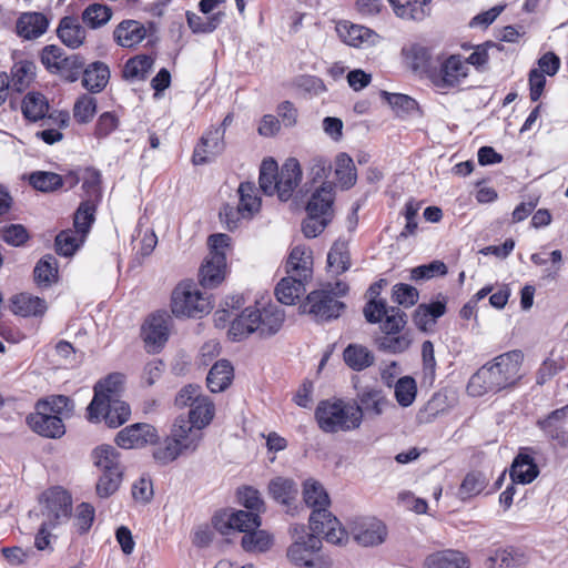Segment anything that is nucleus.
<instances>
[{
  "mask_svg": "<svg viewBox=\"0 0 568 568\" xmlns=\"http://www.w3.org/2000/svg\"><path fill=\"white\" fill-rule=\"evenodd\" d=\"M159 439L156 429L146 423H136L121 429L115 436V443L124 449L143 447Z\"/></svg>",
  "mask_w": 568,
  "mask_h": 568,
  "instance_id": "nucleus-14",
  "label": "nucleus"
},
{
  "mask_svg": "<svg viewBox=\"0 0 568 568\" xmlns=\"http://www.w3.org/2000/svg\"><path fill=\"white\" fill-rule=\"evenodd\" d=\"M214 417V404L212 400L203 396L197 398L189 412L187 420L195 426L196 429H202L207 426Z\"/></svg>",
  "mask_w": 568,
  "mask_h": 568,
  "instance_id": "nucleus-46",
  "label": "nucleus"
},
{
  "mask_svg": "<svg viewBox=\"0 0 568 568\" xmlns=\"http://www.w3.org/2000/svg\"><path fill=\"white\" fill-rule=\"evenodd\" d=\"M110 79V69L102 61L88 64L82 73V85L90 93H100L104 90Z\"/></svg>",
  "mask_w": 568,
  "mask_h": 568,
  "instance_id": "nucleus-27",
  "label": "nucleus"
},
{
  "mask_svg": "<svg viewBox=\"0 0 568 568\" xmlns=\"http://www.w3.org/2000/svg\"><path fill=\"white\" fill-rule=\"evenodd\" d=\"M123 480V471L102 473L95 484V493L100 498H109L115 494Z\"/></svg>",
  "mask_w": 568,
  "mask_h": 568,
  "instance_id": "nucleus-60",
  "label": "nucleus"
},
{
  "mask_svg": "<svg viewBox=\"0 0 568 568\" xmlns=\"http://www.w3.org/2000/svg\"><path fill=\"white\" fill-rule=\"evenodd\" d=\"M345 307L346 305L335 298L327 288L311 292L300 305L303 314H308L321 323L338 318Z\"/></svg>",
  "mask_w": 568,
  "mask_h": 568,
  "instance_id": "nucleus-8",
  "label": "nucleus"
},
{
  "mask_svg": "<svg viewBox=\"0 0 568 568\" xmlns=\"http://www.w3.org/2000/svg\"><path fill=\"white\" fill-rule=\"evenodd\" d=\"M223 17V12H217L211 17L205 18L194 12H186L187 24L194 33H209L214 31L217 28V26L222 22Z\"/></svg>",
  "mask_w": 568,
  "mask_h": 568,
  "instance_id": "nucleus-58",
  "label": "nucleus"
},
{
  "mask_svg": "<svg viewBox=\"0 0 568 568\" xmlns=\"http://www.w3.org/2000/svg\"><path fill=\"white\" fill-rule=\"evenodd\" d=\"M233 377L234 369L231 363L226 359H220L211 367L206 384L212 393H220L231 385Z\"/></svg>",
  "mask_w": 568,
  "mask_h": 568,
  "instance_id": "nucleus-33",
  "label": "nucleus"
},
{
  "mask_svg": "<svg viewBox=\"0 0 568 568\" xmlns=\"http://www.w3.org/2000/svg\"><path fill=\"white\" fill-rule=\"evenodd\" d=\"M424 568H469V561L463 552L447 549L427 556Z\"/></svg>",
  "mask_w": 568,
  "mask_h": 568,
  "instance_id": "nucleus-31",
  "label": "nucleus"
},
{
  "mask_svg": "<svg viewBox=\"0 0 568 568\" xmlns=\"http://www.w3.org/2000/svg\"><path fill=\"white\" fill-rule=\"evenodd\" d=\"M122 384V375L111 374L103 381H100L94 386V396L91 400V409L93 410L99 405L108 404L109 398H118L119 389Z\"/></svg>",
  "mask_w": 568,
  "mask_h": 568,
  "instance_id": "nucleus-37",
  "label": "nucleus"
},
{
  "mask_svg": "<svg viewBox=\"0 0 568 568\" xmlns=\"http://www.w3.org/2000/svg\"><path fill=\"white\" fill-rule=\"evenodd\" d=\"M343 359L353 371L362 372L374 364L375 356L364 345L349 344L343 352Z\"/></svg>",
  "mask_w": 568,
  "mask_h": 568,
  "instance_id": "nucleus-38",
  "label": "nucleus"
},
{
  "mask_svg": "<svg viewBox=\"0 0 568 568\" xmlns=\"http://www.w3.org/2000/svg\"><path fill=\"white\" fill-rule=\"evenodd\" d=\"M59 39L69 48H79L85 39V30L75 17H64L60 20L58 30Z\"/></svg>",
  "mask_w": 568,
  "mask_h": 568,
  "instance_id": "nucleus-34",
  "label": "nucleus"
},
{
  "mask_svg": "<svg viewBox=\"0 0 568 568\" xmlns=\"http://www.w3.org/2000/svg\"><path fill=\"white\" fill-rule=\"evenodd\" d=\"M318 427L325 433L349 432L362 424V414L354 405L342 399L322 400L315 409Z\"/></svg>",
  "mask_w": 568,
  "mask_h": 568,
  "instance_id": "nucleus-5",
  "label": "nucleus"
},
{
  "mask_svg": "<svg viewBox=\"0 0 568 568\" xmlns=\"http://www.w3.org/2000/svg\"><path fill=\"white\" fill-rule=\"evenodd\" d=\"M334 187L333 182H323L320 187L315 189L306 204V212L333 216Z\"/></svg>",
  "mask_w": 568,
  "mask_h": 568,
  "instance_id": "nucleus-25",
  "label": "nucleus"
},
{
  "mask_svg": "<svg viewBox=\"0 0 568 568\" xmlns=\"http://www.w3.org/2000/svg\"><path fill=\"white\" fill-rule=\"evenodd\" d=\"M29 427L37 434L48 438H60L65 433L61 416L52 415L45 404L37 405L36 412L27 417Z\"/></svg>",
  "mask_w": 568,
  "mask_h": 568,
  "instance_id": "nucleus-12",
  "label": "nucleus"
},
{
  "mask_svg": "<svg viewBox=\"0 0 568 568\" xmlns=\"http://www.w3.org/2000/svg\"><path fill=\"white\" fill-rule=\"evenodd\" d=\"M336 31L339 38L352 47H359L365 42H369L371 38L376 36L371 29L364 26L349 23L348 21L338 22Z\"/></svg>",
  "mask_w": 568,
  "mask_h": 568,
  "instance_id": "nucleus-40",
  "label": "nucleus"
},
{
  "mask_svg": "<svg viewBox=\"0 0 568 568\" xmlns=\"http://www.w3.org/2000/svg\"><path fill=\"white\" fill-rule=\"evenodd\" d=\"M284 318L283 310L276 305H268L262 311L246 307L232 321L229 335L234 341H240L252 333H257L263 338L270 337L281 329Z\"/></svg>",
  "mask_w": 568,
  "mask_h": 568,
  "instance_id": "nucleus-4",
  "label": "nucleus"
},
{
  "mask_svg": "<svg viewBox=\"0 0 568 568\" xmlns=\"http://www.w3.org/2000/svg\"><path fill=\"white\" fill-rule=\"evenodd\" d=\"M301 180L302 169L300 162L294 158L287 159L281 170H278L275 191L278 199L283 202L288 201Z\"/></svg>",
  "mask_w": 568,
  "mask_h": 568,
  "instance_id": "nucleus-18",
  "label": "nucleus"
},
{
  "mask_svg": "<svg viewBox=\"0 0 568 568\" xmlns=\"http://www.w3.org/2000/svg\"><path fill=\"white\" fill-rule=\"evenodd\" d=\"M363 313L368 323H381L383 335L375 337V344L379 351L400 354L410 347V334L402 333L407 324V314L404 311L388 306L386 301H372L366 303Z\"/></svg>",
  "mask_w": 568,
  "mask_h": 568,
  "instance_id": "nucleus-2",
  "label": "nucleus"
},
{
  "mask_svg": "<svg viewBox=\"0 0 568 568\" xmlns=\"http://www.w3.org/2000/svg\"><path fill=\"white\" fill-rule=\"evenodd\" d=\"M288 532L292 544L286 550L288 561L298 568L315 567V555L322 549V540L318 534L308 532L305 525L294 524L290 527Z\"/></svg>",
  "mask_w": 568,
  "mask_h": 568,
  "instance_id": "nucleus-7",
  "label": "nucleus"
},
{
  "mask_svg": "<svg viewBox=\"0 0 568 568\" xmlns=\"http://www.w3.org/2000/svg\"><path fill=\"white\" fill-rule=\"evenodd\" d=\"M212 308L211 296L201 293L192 282L180 283L172 292L171 310L178 317L200 318Z\"/></svg>",
  "mask_w": 568,
  "mask_h": 568,
  "instance_id": "nucleus-6",
  "label": "nucleus"
},
{
  "mask_svg": "<svg viewBox=\"0 0 568 568\" xmlns=\"http://www.w3.org/2000/svg\"><path fill=\"white\" fill-rule=\"evenodd\" d=\"M29 183L38 191L52 192L63 186L62 176L47 171H37L30 174Z\"/></svg>",
  "mask_w": 568,
  "mask_h": 568,
  "instance_id": "nucleus-59",
  "label": "nucleus"
},
{
  "mask_svg": "<svg viewBox=\"0 0 568 568\" xmlns=\"http://www.w3.org/2000/svg\"><path fill=\"white\" fill-rule=\"evenodd\" d=\"M335 175L343 190H349L357 181L356 168L353 159L342 152L335 159Z\"/></svg>",
  "mask_w": 568,
  "mask_h": 568,
  "instance_id": "nucleus-43",
  "label": "nucleus"
},
{
  "mask_svg": "<svg viewBox=\"0 0 568 568\" xmlns=\"http://www.w3.org/2000/svg\"><path fill=\"white\" fill-rule=\"evenodd\" d=\"M227 525L232 529L246 534L261 526V518L253 511L236 510L229 516Z\"/></svg>",
  "mask_w": 568,
  "mask_h": 568,
  "instance_id": "nucleus-55",
  "label": "nucleus"
},
{
  "mask_svg": "<svg viewBox=\"0 0 568 568\" xmlns=\"http://www.w3.org/2000/svg\"><path fill=\"white\" fill-rule=\"evenodd\" d=\"M241 545L247 552H265L272 547L273 537L266 530L256 528L243 535Z\"/></svg>",
  "mask_w": 568,
  "mask_h": 568,
  "instance_id": "nucleus-48",
  "label": "nucleus"
},
{
  "mask_svg": "<svg viewBox=\"0 0 568 568\" xmlns=\"http://www.w3.org/2000/svg\"><path fill=\"white\" fill-rule=\"evenodd\" d=\"M364 416L376 418L390 406V402L384 396L381 389L365 388L357 395V402L353 404Z\"/></svg>",
  "mask_w": 568,
  "mask_h": 568,
  "instance_id": "nucleus-21",
  "label": "nucleus"
},
{
  "mask_svg": "<svg viewBox=\"0 0 568 568\" xmlns=\"http://www.w3.org/2000/svg\"><path fill=\"white\" fill-rule=\"evenodd\" d=\"M237 192L240 196L239 205L252 217L261 206V199L257 196L255 184L253 182H242Z\"/></svg>",
  "mask_w": 568,
  "mask_h": 568,
  "instance_id": "nucleus-56",
  "label": "nucleus"
},
{
  "mask_svg": "<svg viewBox=\"0 0 568 568\" xmlns=\"http://www.w3.org/2000/svg\"><path fill=\"white\" fill-rule=\"evenodd\" d=\"M307 281L290 275L282 278L275 287L277 301L285 305H293L305 293V283Z\"/></svg>",
  "mask_w": 568,
  "mask_h": 568,
  "instance_id": "nucleus-35",
  "label": "nucleus"
},
{
  "mask_svg": "<svg viewBox=\"0 0 568 568\" xmlns=\"http://www.w3.org/2000/svg\"><path fill=\"white\" fill-rule=\"evenodd\" d=\"M130 415V406L118 398H109L108 404L99 405L93 410L91 409V403L88 406L89 420H99L100 417H103L105 424L111 428H116L124 424Z\"/></svg>",
  "mask_w": 568,
  "mask_h": 568,
  "instance_id": "nucleus-16",
  "label": "nucleus"
},
{
  "mask_svg": "<svg viewBox=\"0 0 568 568\" xmlns=\"http://www.w3.org/2000/svg\"><path fill=\"white\" fill-rule=\"evenodd\" d=\"M83 183L82 187L88 195L87 200H92L97 203L101 197V173L94 168H87L81 176Z\"/></svg>",
  "mask_w": 568,
  "mask_h": 568,
  "instance_id": "nucleus-64",
  "label": "nucleus"
},
{
  "mask_svg": "<svg viewBox=\"0 0 568 568\" xmlns=\"http://www.w3.org/2000/svg\"><path fill=\"white\" fill-rule=\"evenodd\" d=\"M403 54L405 55L407 62L415 72L426 73L427 77L429 78V73L433 72L434 70H430L432 54L428 48L415 43L409 45L408 48H404Z\"/></svg>",
  "mask_w": 568,
  "mask_h": 568,
  "instance_id": "nucleus-42",
  "label": "nucleus"
},
{
  "mask_svg": "<svg viewBox=\"0 0 568 568\" xmlns=\"http://www.w3.org/2000/svg\"><path fill=\"white\" fill-rule=\"evenodd\" d=\"M171 316L165 311H159L148 317L142 326V336L152 352H158L169 338Z\"/></svg>",
  "mask_w": 568,
  "mask_h": 568,
  "instance_id": "nucleus-13",
  "label": "nucleus"
},
{
  "mask_svg": "<svg viewBox=\"0 0 568 568\" xmlns=\"http://www.w3.org/2000/svg\"><path fill=\"white\" fill-rule=\"evenodd\" d=\"M521 351H510L496 356L471 375L467 390L471 396H483L487 393H498L515 386L523 377Z\"/></svg>",
  "mask_w": 568,
  "mask_h": 568,
  "instance_id": "nucleus-1",
  "label": "nucleus"
},
{
  "mask_svg": "<svg viewBox=\"0 0 568 568\" xmlns=\"http://www.w3.org/2000/svg\"><path fill=\"white\" fill-rule=\"evenodd\" d=\"M469 67L463 60L460 54H452L445 59L438 71L434 70L429 73V80L433 85L440 90L456 88L467 78Z\"/></svg>",
  "mask_w": 568,
  "mask_h": 568,
  "instance_id": "nucleus-10",
  "label": "nucleus"
},
{
  "mask_svg": "<svg viewBox=\"0 0 568 568\" xmlns=\"http://www.w3.org/2000/svg\"><path fill=\"white\" fill-rule=\"evenodd\" d=\"M182 450L194 452L201 440L200 429H196L184 416H178L169 436Z\"/></svg>",
  "mask_w": 568,
  "mask_h": 568,
  "instance_id": "nucleus-22",
  "label": "nucleus"
},
{
  "mask_svg": "<svg viewBox=\"0 0 568 568\" xmlns=\"http://www.w3.org/2000/svg\"><path fill=\"white\" fill-rule=\"evenodd\" d=\"M395 14L402 19L422 21L430 13V0H388Z\"/></svg>",
  "mask_w": 568,
  "mask_h": 568,
  "instance_id": "nucleus-30",
  "label": "nucleus"
},
{
  "mask_svg": "<svg viewBox=\"0 0 568 568\" xmlns=\"http://www.w3.org/2000/svg\"><path fill=\"white\" fill-rule=\"evenodd\" d=\"M95 211L97 203H94V201L84 200L80 203L73 219L77 234H82V237H85L95 220Z\"/></svg>",
  "mask_w": 568,
  "mask_h": 568,
  "instance_id": "nucleus-49",
  "label": "nucleus"
},
{
  "mask_svg": "<svg viewBox=\"0 0 568 568\" xmlns=\"http://www.w3.org/2000/svg\"><path fill=\"white\" fill-rule=\"evenodd\" d=\"M487 477L479 470L469 471L463 479L459 489L458 497L460 500H468L479 495L487 486Z\"/></svg>",
  "mask_w": 568,
  "mask_h": 568,
  "instance_id": "nucleus-47",
  "label": "nucleus"
},
{
  "mask_svg": "<svg viewBox=\"0 0 568 568\" xmlns=\"http://www.w3.org/2000/svg\"><path fill=\"white\" fill-rule=\"evenodd\" d=\"M183 453L185 452L182 450L170 437H166L163 444L154 447L152 456L159 465L164 466L174 462Z\"/></svg>",
  "mask_w": 568,
  "mask_h": 568,
  "instance_id": "nucleus-63",
  "label": "nucleus"
},
{
  "mask_svg": "<svg viewBox=\"0 0 568 568\" xmlns=\"http://www.w3.org/2000/svg\"><path fill=\"white\" fill-rule=\"evenodd\" d=\"M417 393L416 382L410 376L400 377L395 384V397L403 407H408L415 400Z\"/></svg>",
  "mask_w": 568,
  "mask_h": 568,
  "instance_id": "nucleus-61",
  "label": "nucleus"
},
{
  "mask_svg": "<svg viewBox=\"0 0 568 568\" xmlns=\"http://www.w3.org/2000/svg\"><path fill=\"white\" fill-rule=\"evenodd\" d=\"M306 505L313 508L310 516V530L324 534V539L333 545H343L347 540V532L339 520L327 509L329 497L323 486L317 481H307L303 491Z\"/></svg>",
  "mask_w": 568,
  "mask_h": 568,
  "instance_id": "nucleus-3",
  "label": "nucleus"
},
{
  "mask_svg": "<svg viewBox=\"0 0 568 568\" xmlns=\"http://www.w3.org/2000/svg\"><path fill=\"white\" fill-rule=\"evenodd\" d=\"M446 313V301L419 304L413 314V322L422 332L433 331L437 320Z\"/></svg>",
  "mask_w": 568,
  "mask_h": 568,
  "instance_id": "nucleus-24",
  "label": "nucleus"
},
{
  "mask_svg": "<svg viewBox=\"0 0 568 568\" xmlns=\"http://www.w3.org/2000/svg\"><path fill=\"white\" fill-rule=\"evenodd\" d=\"M49 26L47 17L41 12H24L17 20L16 29L19 37L31 40L42 36Z\"/></svg>",
  "mask_w": 568,
  "mask_h": 568,
  "instance_id": "nucleus-26",
  "label": "nucleus"
},
{
  "mask_svg": "<svg viewBox=\"0 0 568 568\" xmlns=\"http://www.w3.org/2000/svg\"><path fill=\"white\" fill-rule=\"evenodd\" d=\"M58 261L52 254L41 257L33 270V278L39 287H50L58 281Z\"/></svg>",
  "mask_w": 568,
  "mask_h": 568,
  "instance_id": "nucleus-39",
  "label": "nucleus"
},
{
  "mask_svg": "<svg viewBox=\"0 0 568 568\" xmlns=\"http://www.w3.org/2000/svg\"><path fill=\"white\" fill-rule=\"evenodd\" d=\"M539 474V469L534 458L520 452L510 466V478L516 484H530Z\"/></svg>",
  "mask_w": 568,
  "mask_h": 568,
  "instance_id": "nucleus-29",
  "label": "nucleus"
},
{
  "mask_svg": "<svg viewBox=\"0 0 568 568\" xmlns=\"http://www.w3.org/2000/svg\"><path fill=\"white\" fill-rule=\"evenodd\" d=\"M97 112V100L89 94L78 98L73 106V118L79 123H88Z\"/></svg>",
  "mask_w": 568,
  "mask_h": 568,
  "instance_id": "nucleus-62",
  "label": "nucleus"
},
{
  "mask_svg": "<svg viewBox=\"0 0 568 568\" xmlns=\"http://www.w3.org/2000/svg\"><path fill=\"white\" fill-rule=\"evenodd\" d=\"M79 235L80 236H77V234L71 230L61 231L55 236V252L61 256H72L84 241L82 234Z\"/></svg>",
  "mask_w": 568,
  "mask_h": 568,
  "instance_id": "nucleus-57",
  "label": "nucleus"
},
{
  "mask_svg": "<svg viewBox=\"0 0 568 568\" xmlns=\"http://www.w3.org/2000/svg\"><path fill=\"white\" fill-rule=\"evenodd\" d=\"M268 490L276 501L284 505H288L297 494V487L294 480L283 477H276L271 480Z\"/></svg>",
  "mask_w": 568,
  "mask_h": 568,
  "instance_id": "nucleus-52",
  "label": "nucleus"
},
{
  "mask_svg": "<svg viewBox=\"0 0 568 568\" xmlns=\"http://www.w3.org/2000/svg\"><path fill=\"white\" fill-rule=\"evenodd\" d=\"M327 264L336 274H342L349 268L351 261L346 242L336 241L332 245L327 254Z\"/></svg>",
  "mask_w": 568,
  "mask_h": 568,
  "instance_id": "nucleus-54",
  "label": "nucleus"
},
{
  "mask_svg": "<svg viewBox=\"0 0 568 568\" xmlns=\"http://www.w3.org/2000/svg\"><path fill=\"white\" fill-rule=\"evenodd\" d=\"M59 63L60 65L55 74L60 75L65 81L75 82L83 73L85 59L79 53L70 55L64 54L62 61Z\"/></svg>",
  "mask_w": 568,
  "mask_h": 568,
  "instance_id": "nucleus-50",
  "label": "nucleus"
},
{
  "mask_svg": "<svg viewBox=\"0 0 568 568\" xmlns=\"http://www.w3.org/2000/svg\"><path fill=\"white\" fill-rule=\"evenodd\" d=\"M225 149L224 129L210 128L200 139L193 152V163L196 165L210 162Z\"/></svg>",
  "mask_w": 568,
  "mask_h": 568,
  "instance_id": "nucleus-15",
  "label": "nucleus"
},
{
  "mask_svg": "<svg viewBox=\"0 0 568 568\" xmlns=\"http://www.w3.org/2000/svg\"><path fill=\"white\" fill-rule=\"evenodd\" d=\"M278 165L272 158L264 159L260 166L258 184L265 195H273L276 191Z\"/></svg>",
  "mask_w": 568,
  "mask_h": 568,
  "instance_id": "nucleus-51",
  "label": "nucleus"
},
{
  "mask_svg": "<svg viewBox=\"0 0 568 568\" xmlns=\"http://www.w3.org/2000/svg\"><path fill=\"white\" fill-rule=\"evenodd\" d=\"M146 36L144 26L135 20H123L113 31L115 42L124 48H131L143 41Z\"/></svg>",
  "mask_w": 568,
  "mask_h": 568,
  "instance_id": "nucleus-28",
  "label": "nucleus"
},
{
  "mask_svg": "<svg viewBox=\"0 0 568 568\" xmlns=\"http://www.w3.org/2000/svg\"><path fill=\"white\" fill-rule=\"evenodd\" d=\"M21 110L26 119L32 122L41 120L42 125H58L62 129L69 124L70 116L67 111H54L47 115L49 103L41 93H28L22 100Z\"/></svg>",
  "mask_w": 568,
  "mask_h": 568,
  "instance_id": "nucleus-9",
  "label": "nucleus"
},
{
  "mask_svg": "<svg viewBox=\"0 0 568 568\" xmlns=\"http://www.w3.org/2000/svg\"><path fill=\"white\" fill-rule=\"evenodd\" d=\"M286 273L290 276L301 277L302 280H310L312 277V256L306 254L304 246L292 248L286 262Z\"/></svg>",
  "mask_w": 568,
  "mask_h": 568,
  "instance_id": "nucleus-32",
  "label": "nucleus"
},
{
  "mask_svg": "<svg viewBox=\"0 0 568 568\" xmlns=\"http://www.w3.org/2000/svg\"><path fill=\"white\" fill-rule=\"evenodd\" d=\"M226 271V255L221 253L209 254L200 267V284L204 288H214L220 285Z\"/></svg>",
  "mask_w": 568,
  "mask_h": 568,
  "instance_id": "nucleus-20",
  "label": "nucleus"
},
{
  "mask_svg": "<svg viewBox=\"0 0 568 568\" xmlns=\"http://www.w3.org/2000/svg\"><path fill=\"white\" fill-rule=\"evenodd\" d=\"M36 64L30 60L16 62L11 68L10 85L18 92L24 91L36 77Z\"/></svg>",
  "mask_w": 568,
  "mask_h": 568,
  "instance_id": "nucleus-44",
  "label": "nucleus"
},
{
  "mask_svg": "<svg viewBox=\"0 0 568 568\" xmlns=\"http://www.w3.org/2000/svg\"><path fill=\"white\" fill-rule=\"evenodd\" d=\"M568 416V405L552 410L546 418L538 419L537 426L551 440L560 446L568 445V434L566 432V419Z\"/></svg>",
  "mask_w": 568,
  "mask_h": 568,
  "instance_id": "nucleus-19",
  "label": "nucleus"
},
{
  "mask_svg": "<svg viewBox=\"0 0 568 568\" xmlns=\"http://www.w3.org/2000/svg\"><path fill=\"white\" fill-rule=\"evenodd\" d=\"M352 535L364 547L381 545L387 537V527L376 518H363L355 521Z\"/></svg>",
  "mask_w": 568,
  "mask_h": 568,
  "instance_id": "nucleus-17",
  "label": "nucleus"
},
{
  "mask_svg": "<svg viewBox=\"0 0 568 568\" xmlns=\"http://www.w3.org/2000/svg\"><path fill=\"white\" fill-rule=\"evenodd\" d=\"M11 311L21 316H39L47 311V303L43 298L27 293L14 295L11 298Z\"/></svg>",
  "mask_w": 568,
  "mask_h": 568,
  "instance_id": "nucleus-36",
  "label": "nucleus"
},
{
  "mask_svg": "<svg viewBox=\"0 0 568 568\" xmlns=\"http://www.w3.org/2000/svg\"><path fill=\"white\" fill-rule=\"evenodd\" d=\"M44 510L50 527H57L67 521L71 516L72 497L62 487H52L42 494Z\"/></svg>",
  "mask_w": 568,
  "mask_h": 568,
  "instance_id": "nucleus-11",
  "label": "nucleus"
},
{
  "mask_svg": "<svg viewBox=\"0 0 568 568\" xmlns=\"http://www.w3.org/2000/svg\"><path fill=\"white\" fill-rule=\"evenodd\" d=\"M92 459L95 467L102 473L123 471L120 464V454L111 445H101L93 449Z\"/></svg>",
  "mask_w": 568,
  "mask_h": 568,
  "instance_id": "nucleus-41",
  "label": "nucleus"
},
{
  "mask_svg": "<svg viewBox=\"0 0 568 568\" xmlns=\"http://www.w3.org/2000/svg\"><path fill=\"white\" fill-rule=\"evenodd\" d=\"M528 554L515 547L496 549L486 560L487 568H524L529 562Z\"/></svg>",
  "mask_w": 568,
  "mask_h": 568,
  "instance_id": "nucleus-23",
  "label": "nucleus"
},
{
  "mask_svg": "<svg viewBox=\"0 0 568 568\" xmlns=\"http://www.w3.org/2000/svg\"><path fill=\"white\" fill-rule=\"evenodd\" d=\"M111 17L112 10L102 3H92L82 12L83 23L91 29H98L106 24Z\"/></svg>",
  "mask_w": 568,
  "mask_h": 568,
  "instance_id": "nucleus-53",
  "label": "nucleus"
},
{
  "mask_svg": "<svg viewBox=\"0 0 568 568\" xmlns=\"http://www.w3.org/2000/svg\"><path fill=\"white\" fill-rule=\"evenodd\" d=\"M154 60L149 55H136L129 59L123 68V78L129 81L145 80L152 70Z\"/></svg>",
  "mask_w": 568,
  "mask_h": 568,
  "instance_id": "nucleus-45",
  "label": "nucleus"
}]
</instances>
